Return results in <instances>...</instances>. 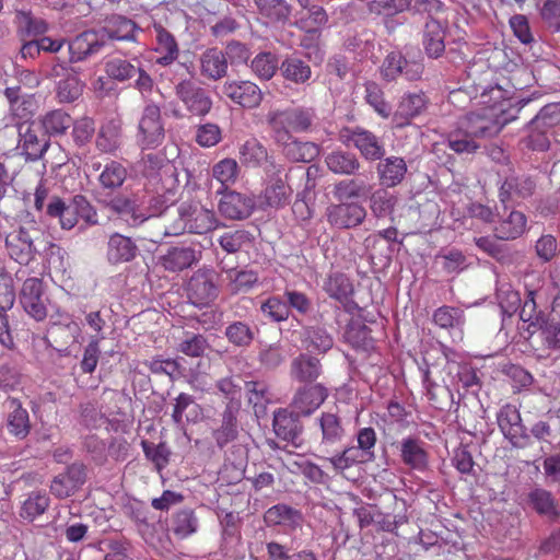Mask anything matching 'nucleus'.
<instances>
[{"mask_svg":"<svg viewBox=\"0 0 560 560\" xmlns=\"http://www.w3.org/2000/svg\"><path fill=\"white\" fill-rule=\"evenodd\" d=\"M185 359L183 357H176L174 359H163L161 355L153 358L150 361H145L144 365L148 366L153 374H165L172 381L178 380L186 374Z\"/></svg>","mask_w":560,"mask_h":560,"instance_id":"42","label":"nucleus"},{"mask_svg":"<svg viewBox=\"0 0 560 560\" xmlns=\"http://www.w3.org/2000/svg\"><path fill=\"white\" fill-rule=\"evenodd\" d=\"M317 422L320 429L317 450L325 454L337 452L347 435L342 418L338 412L326 411L318 417Z\"/></svg>","mask_w":560,"mask_h":560,"instance_id":"10","label":"nucleus"},{"mask_svg":"<svg viewBox=\"0 0 560 560\" xmlns=\"http://www.w3.org/2000/svg\"><path fill=\"white\" fill-rule=\"evenodd\" d=\"M323 374L320 360L310 353H300L290 364V376L300 384L317 383Z\"/></svg>","mask_w":560,"mask_h":560,"instance_id":"25","label":"nucleus"},{"mask_svg":"<svg viewBox=\"0 0 560 560\" xmlns=\"http://www.w3.org/2000/svg\"><path fill=\"white\" fill-rule=\"evenodd\" d=\"M475 244L480 250L503 266L513 265L517 258V253L509 245L500 243L498 238L480 236L475 238Z\"/></svg>","mask_w":560,"mask_h":560,"instance_id":"38","label":"nucleus"},{"mask_svg":"<svg viewBox=\"0 0 560 560\" xmlns=\"http://www.w3.org/2000/svg\"><path fill=\"white\" fill-rule=\"evenodd\" d=\"M175 94L191 115L203 117L212 108L210 93L191 80L178 82L175 85Z\"/></svg>","mask_w":560,"mask_h":560,"instance_id":"11","label":"nucleus"},{"mask_svg":"<svg viewBox=\"0 0 560 560\" xmlns=\"http://www.w3.org/2000/svg\"><path fill=\"white\" fill-rule=\"evenodd\" d=\"M280 73L285 81L296 85L308 84L312 78L310 65L298 56H288L280 63Z\"/></svg>","mask_w":560,"mask_h":560,"instance_id":"39","label":"nucleus"},{"mask_svg":"<svg viewBox=\"0 0 560 560\" xmlns=\"http://www.w3.org/2000/svg\"><path fill=\"white\" fill-rule=\"evenodd\" d=\"M126 177V167L119 162L112 161L105 165L104 170L100 174L98 179L104 188L117 189L124 184Z\"/></svg>","mask_w":560,"mask_h":560,"instance_id":"64","label":"nucleus"},{"mask_svg":"<svg viewBox=\"0 0 560 560\" xmlns=\"http://www.w3.org/2000/svg\"><path fill=\"white\" fill-rule=\"evenodd\" d=\"M4 95L10 104V112L13 116L30 120L35 109L34 96L23 93L21 86H9L4 90Z\"/></svg>","mask_w":560,"mask_h":560,"instance_id":"40","label":"nucleus"},{"mask_svg":"<svg viewBox=\"0 0 560 560\" xmlns=\"http://www.w3.org/2000/svg\"><path fill=\"white\" fill-rule=\"evenodd\" d=\"M340 140L346 144L352 143L366 161L373 162L385 156L386 150L381 139L362 127L343 128Z\"/></svg>","mask_w":560,"mask_h":560,"instance_id":"7","label":"nucleus"},{"mask_svg":"<svg viewBox=\"0 0 560 560\" xmlns=\"http://www.w3.org/2000/svg\"><path fill=\"white\" fill-rule=\"evenodd\" d=\"M423 65L419 61H409L400 51L389 52L382 65V74L385 80L393 81L404 75L409 81L419 80L423 73Z\"/></svg>","mask_w":560,"mask_h":560,"instance_id":"16","label":"nucleus"},{"mask_svg":"<svg viewBox=\"0 0 560 560\" xmlns=\"http://www.w3.org/2000/svg\"><path fill=\"white\" fill-rule=\"evenodd\" d=\"M50 504L47 494L40 492H32L24 501L20 516L28 522H33L37 516L43 515Z\"/></svg>","mask_w":560,"mask_h":560,"instance_id":"57","label":"nucleus"},{"mask_svg":"<svg viewBox=\"0 0 560 560\" xmlns=\"http://www.w3.org/2000/svg\"><path fill=\"white\" fill-rule=\"evenodd\" d=\"M96 148L104 153L115 152L121 143V125L112 119L105 122L96 136Z\"/></svg>","mask_w":560,"mask_h":560,"instance_id":"45","label":"nucleus"},{"mask_svg":"<svg viewBox=\"0 0 560 560\" xmlns=\"http://www.w3.org/2000/svg\"><path fill=\"white\" fill-rule=\"evenodd\" d=\"M427 107V97L423 92L405 94L394 114V122L397 127H404L412 118L420 115Z\"/></svg>","mask_w":560,"mask_h":560,"instance_id":"32","label":"nucleus"},{"mask_svg":"<svg viewBox=\"0 0 560 560\" xmlns=\"http://www.w3.org/2000/svg\"><path fill=\"white\" fill-rule=\"evenodd\" d=\"M327 168L337 175L352 176L358 174L361 163L358 156L349 151L335 150L325 156Z\"/></svg>","mask_w":560,"mask_h":560,"instance_id":"36","label":"nucleus"},{"mask_svg":"<svg viewBox=\"0 0 560 560\" xmlns=\"http://www.w3.org/2000/svg\"><path fill=\"white\" fill-rule=\"evenodd\" d=\"M396 202L397 198L383 187L372 192L370 209L376 218H386L393 213Z\"/></svg>","mask_w":560,"mask_h":560,"instance_id":"55","label":"nucleus"},{"mask_svg":"<svg viewBox=\"0 0 560 560\" xmlns=\"http://www.w3.org/2000/svg\"><path fill=\"white\" fill-rule=\"evenodd\" d=\"M527 504L539 516L555 523L560 518V506L555 495L540 487H535L527 493Z\"/></svg>","mask_w":560,"mask_h":560,"instance_id":"24","label":"nucleus"},{"mask_svg":"<svg viewBox=\"0 0 560 560\" xmlns=\"http://www.w3.org/2000/svg\"><path fill=\"white\" fill-rule=\"evenodd\" d=\"M221 93L233 103L249 109L258 107L264 97L260 88L246 80L225 81Z\"/></svg>","mask_w":560,"mask_h":560,"instance_id":"14","label":"nucleus"},{"mask_svg":"<svg viewBox=\"0 0 560 560\" xmlns=\"http://www.w3.org/2000/svg\"><path fill=\"white\" fill-rule=\"evenodd\" d=\"M328 397V388L322 383L302 384L295 392L292 407L304 417L312 415Z\"/></svg>","mask_w":560,"mask_h":560,"instance_id":"19","label":"nucleus"},{"mask_svg":"<svg viewBox=\"0 0 560 560\" xmlns=\"http://www.w3.org/2000/svg\"><path fill=\"white\" fill-rule=\"evenodd\" d=\"M86 478V466L81 462H74L67 466L63 472L54 477L50 483V492L58 499L69 498L81 489Z\"/></svg>","mask_w":560,"mask_h":560,"instance_id":"12","label":"nucleus"},{"mask_svg":"<svg viewBox=\"0 0 560 560\" xmlns=\"http://www.w3.org/2000/svg\"><path fill=\"white\" fill-rule=\"evenodd\" d=\"M43 236V232L33 223L14 229L5 236L9 257L21 266H28L39 253L38 244Z\"/></svg>","mask_w":560,"mask_h":560,"instance_id":"4","label":"nucleus"},{"mask_svg":"<svg viewBox=\"0 0 560 560\" xmlns=\"http://www.w3.org/2000/svg\"><path fill=\"white\" fill-rule=\"evenodd\" d=\"M299 411H289L288 409H278L273 413L272 427L276 435L294 446H300L304 425L301 421Z\"/></svg>","mask_w":560,"mask_h":560,"instance_id":"18","label":"nucleus"},{"mask_svg":"<svg viewBox=\"0 0 560 560\" xmlns=\"http://www.w3.org/2000/svg\"><path fill=\"white\" fill-rule=\"evenodd\" d=\"M536 294V291L529 290L520 311V318L528 323V328H537L548 317L537 308Z\"/></svg>","mask_w":560,"mask_h":560,"instance_id":"61","label":"nucleus"},{"mask_svg":"<svg viewBox=\"0 0 560 560\" xmlns=\"http://www.w3.org/2000/svg\"><path fill=\"white\" fill-rule=\"evenodd\" d=\"M201 252L191 245H178L170 247L165 254L159 257V264L170 272H179L198 262Z\"/></svg>","mask_w":560,"mask_h":560,"instance_id":"22","label":"nucleus"},{"mask_svg":"<svg viewBox=\"0 0 560 560\" xmlns=\"http://www.w3.org/2000/svg\"><path fill=\"white\" fill-rule=\"evenodd\" d=\"M527 136L521 140V145L523 149H527L530 151H547L550 147L549 135L551 131L545 130V128H535L534 121H529L527 126Z\"/></svg>","mask_w":560,"mask_h":560,"instance_id":"59","label":"nucleus"},{"mask_svg":"<svg viewBox=\"0 0 560 560\" xmlns=\"http://www.w3.org/2000/svg\"><path fill=\"white\" fill-rule=\"evenodd\" d=\"M154 31L158 43L156 51L162 55L156 62L162 66L173 63L178 57V45L175 37L161 25H155Z\"/></svg>","mask_w":560,"mask_h":560,"instance_id":"46","label":"nucleus"},{"mask_svg":"<svg viewBox=\"0 0 560 560\" xmlns=\"http://www.w3.org/2000/svg\"><path fill=\"white\" fill-rule=\"evenodd\" d=\"M423 384L427 389V396L431 404L440 410L451 409L455 404L454 395L448 387L440 386L430 380L427 371L423 376ZM458 405V402H456Z\"/></svg>","mask_w":560,"mask_h":560,"instance_id":"51","label":"nucleus"},{"mask_svg":"<svg viewBox=\"0 0 560 560\" xmlns=\"http://www.w3.org/2000/svg\"><path fill=\"white\" fill-rule=\"evenodd\" d=\"M401 462L411 469L423 471L428 468L429 455L424 442L418 438L408 436L400 442Z\"/></svg>","mask_w":560,"mask_h":560,"instance_id":"31","label":"nucleus"},{"mask_svg":"<svg viewBox=\"0 0 560 560\" xmlns=\"http://www.w3.org/2000/svg\"><path fill=\"white\" fill-rule=\"evenodd\" d=\"M19 148L26 161H38L50 145V139L36 120H24L16 125Z\"/></svg>","mask_w":560,"mask_h":560,"instance_id":"6","label":"nucleus"},{"mask_svg":"<svg viewBox=\"0 0 560 560\" xmlns=\"http://www.w3.org/2000/svg\"><path fill=\"white\" fill-rule=\"evenodd\" d=\"M537 329L541 331L542 341L548 349H560V317L555 310Z\"/></svg>","mask_w":560,"mask_h":560,"instance_id":"60","label":"nucleus"},{"mask_svg":"<svg viewBox=\"0 0 560 560\" xmlns=\"http://www.w3.org/2000/svg\"><path fill=\"white\" fill-rule=\"evenodd\" d=\"M377 161L376 174L381 186L392 188L402 183L408 171L407 163L402 158L383 156Z\"/></svg>","mask_w":560,"mask_h":560,"instance_id":"27","label":"nucleus"},{"mask_svg":"<svg viewBox=\"0 0 560 560\" xmlns=\"http://www.w3.org/2000/svg\"><path fill=\"white\" fill-rule=\"evenodd\" d=\"M433 320L441 328H460L465 323L464 311L444 305L434 312Z\"/></svg>","mask_w":560,"mask_h":560,"instance_id":"63","label":"nucleus"},{"mask_svg":"<svg viewBox=\"0 0 560 560\" xmlns=\"http://www.w3.org/2000/svg\"><path fill=\"white\" fill-rule=\"evenodd\" d=\"M219 275L212 269H198L187 283V296L197 306H205L219 294Z\"/></svg>","mask_w":560,"mask_h":560,"instance_id":"8","label":"nucleus"},{"mask_svg":"<svg viewBox=\"0 0 560 560\" xmlns=\"http://www.w3.org/2000/svg\"><path fill=\"white\" fill-rule=\"evenodd\" d=\"M264 521L267 526H284L288 528H295L302 522V514L300 511L285 505L277 504L269 508L264 515Z\"/></svg>","mask_w":560,"mask_h":560,"instance_id":"41","label":"nucleus"},{"mask_svg":"<svg viewBox=\"0 0 560 560\" xmlns=\"http://www.w3.org/2000/svg\"><path fill=\"white\" fill-rule=\"evenodd\" d=\"M250 68L258 78L270 80L280 70V65L275 54L262 51L252 60Z\"/></svg>","mask_w":560,"mask_h":560,"instance_id":"58","label":"nucleus"},{"mask_svg":"<svg viewBox=\"0 0 560 560\" xmlns=\"http://www.w3.org/2000/svg\"><path fill=\"white\" fill-rule=\"evenodd\" d=\"M106 207L132 228L144 223L142 201L137 196L116 195L106 201Z\"/></svg>","mask_w":560,"mask_h":560,"instance_id":"23","label":"nucleus"},{"mask_svg":"<svg viewBox=\"0 0 560 560\" xmlns=\"http://www.w3.org/2000/svg\"><path fill=\"white\" fill-rule=\"evenodd\" d=\"M200 74L209 80L218 81L228 74V60L223 50L213 47L205 50L200 58Z\"/></svg>","mask_w":560,"mask_h":560,"instance_id":"34","label":"nucleus"},{"mask_svg":"<svg viewBox=\"0 0 560 560\" xmlns=\"http://www.w3.org/2000/svg\"><path fill=\"white\" fill-rule=\"evenodd\" d=\"M138 30L132 20L113 14L105 20L104 26L84 31L72 38L69 43L70 60L81 62L105 52L112 40H136Z\"/></svg>","mask_w":560,"mask_h":560,"instance_id":"1","label":"nucleus"},{"mask_svg":"<svg viewBox=\"0 0 560 560\" xmlns=\"http://www.w3.org/2000/svg\"><path fill=\"white\" fill-rule=\"evenodd\" d=\"M280 149L281 154L291 163H311L316 160L320 153V147L312 141H302L296 137H285L283 139L273 138Z\"/></svg>","mask_w":560,"mask_h":560,"instance_id":"17","label":"nucleus"},{"mask_svg":"<svg viewBox=\"0 0 560 560\" xmlns=\"http://www.w3.org/2000/svg\"><path fill=\"white\" fill-rule=\"evenodd\" d=\"M46 213L50 218H58L61 228L65 230L74 228L79 218L90 224L97 223L96 211L82 195H75L68 202L58 196L50 197Z\"/></svg>","mask_w":560,"mask_h":560,"instance_id":"3","label":"nucleus"},{"mask_svg":"<svg viewBox=\"0 0 560 560\" xmlns=\"http://www.w3.org/2000/svg\"><path fill=\"white\" fill-rule=\"evenodd\" d=\"M139 255L136 242L128 236L114 233L107 243V259L110 264L117 265L132 261Z\"/></svg>","mask_w":560,"mask_h":560,"instance_id":"30","label":"nucleus"},{"mask_svg":"<svg viewBox=\"0 0 560 560\" xmlns=\"http://www.w3.org/2000/svg\"><path fill=\"white\" fill-rule=\"evenodd\" d=\"M15 20L19 30L28 37L38 38L48 31L47 22L33 15L31 11H18Z\"/></svg>","mask_w":560,"mask_h":560,"instance_id":"53","label":"nucleus"},{"mask_svg":"<svg viewBox=\"0 0 560 560\" xmlns=\"http://www.w3.org/2000/svg\"><path fill=\"white\" fill-rule=\"evenodd\" d=\"M186 202H182L177 207L173 206L158 222L161 236H177L186 233Z\"/></svg>","mask_w":560,"mask_h":560,"instance_id":"37","label":"nucleus"},{"mask_svg":"<svg viewBox=\"0 0 560 560\" xmlns=\"http://www.w3.org/2000/svg\"><path fill=\"white\" fill-rule=\"evenodd\" d=\"M7 411L5 425L8 431L19 440H24L31 432L28 412L15 398H8L3 402Z\"/></svg>","mask_w":560,"mask_h":560,"instance_id":"26","label":"nucleus"},{"mask_svg":"<svg viewBox=\"0 0 560 560\" xmlns=\"http://www.w3.org/2000/svg\"><path fill=\"white\" fill-rule=\"evenodd\" d=\"M240 412V402H228L222 413L220 428L212 433L217 445L223 448L230 442H233L237 435V415Z\"/></svg>","mask_w":560,"mask_h":560,"instance_id":"33","label":"nucleus"},{"mask_svg":"<svg viewBox=\"0 0 560 560\" xmlns=\"http://www.w3.org/2000/svg\"><path fill=\"white\" fill-rule=\"evenodd\" d=\"M20 303L23 310L35 320L40 322L46 318L47 307L40 279L28 278L24 281L20 292Z\"/></svg>","mask_w":560,"mask_h":560,"instance_id":"15","label":"nucleus"},{"mask_svg":"<svg viewBox=\"0 0 560 560\" xmlns=\"http://www.w3.org/2000/svg\"><path fill=\"white\" fill-rule=\"evenodd\" d=\"M292 189L281 178H275L265 189L266 203L273 208H279L288 203Z\"/></svg>","mask_w":560,"mask_h":560,"instance_id":"62","label":"nucleus"},{"mask_svg":"<svg viewBox=\"0 0 560 560\" xmlns=\"http://www.w3.org/2000/svg\"><path fill=\"white\" fill-rule=\"evenodd\" d=\"M317 115L313 107L295 106L284 109L269 110L266 121L272 138L293 137L295 133H307L316 127Z\"/></svg>","mask_w":560,"mask_h":560,"instance_id":"2","label":"nucleus"},{"mask_svg":"<svg viewBox=\"0 0 560 560\" xmlns=\"http://www.w3.org/2000/svg\"><path fill=\"white\" fill-rule=\"evenodd\" d=\"M526 229V217L521 211H511L506 219L502 220L494 229L495 237L501 241H514Z\"/></svg>","mask_w":560,"mask_h":560,"instance_id":"44","label":"nucleus"},{"mask_svg":"<svg viewBox=\"0 0 560 560\" xmlns=\"http://www.w3.org/2000/svg\"><path fill=\"white\" fill-rule=\"evenodd\" d=\"M529 102V100H518L508 110H502L497 120H492L478 113H469L460 121L459 129L474 139L490 138L498 135L502 127L516 118L517 113Z\"/></svg>","mask_w":560,"mask_h":560,"instance_id":"5","label":"nucleus"},{"mask_svg":"<svg viewBox=\"0 0 560 560\" xmlns=\"http://www.w3.org/2000/svg\"><path fill=\"white\" fill-rule=\"evenodd\" d=\"M137 137L142 149H154L162 144L165 131L161 121V109L156 104L145 105L139 121Z\"/></svg>","mask_w":560,"mask_h":560,"instance_id":"9","label":"nucleus"},{"mask_svg":"<svg viewBox=\"0 0 560 560\" xmlns=\"http://www.w3.org/2000/svg\"><path fill=\"white\" fill-rule=\"evenodd\" d=\"M258 328L255 325L235 320L225 327L224 336L233 346L248 348L255 340Z\"/></svg>","mask_w":560,"mask_h":560,"instance_id":"43","label":"nucleus"},{"mask_svg":"<svg viewBox=\"0 0 560 560\" xmlns=\"http://www.w3.org/2000/svg\"><path fill=\"white\" fill-rule=\"evenodd\" d=\"M302 342L306 350L326 353L332 348L334 338L325 328L310 326L303 329Z\"/></svg>","mask_w":560,"mask_h":560,"instance_id":"47","label":"nucleus"},{"mask_svg":"<svg viewBox=\"0 0 560 560\" xmlns=\"http://www.w3.org/2000/svg\"><path fill=\"white\" fill-rule=\"evenodd\" d=\"M446 24L438 19H428L422 33V46L428 57L439 58L445 50Z\"/></svg>","mask_w":560,"mask_h":560,"instance_id":"28","label":"nucleus"},{"mask_svg":"<svg viewBox=\"0 0 560 560\" xmlns=\"http://www.w3.org/2000/svg\"><path fill=\"white\" fill-rule=\"evenodd\" d=\"M255 241V236L247 230L236 229L224 232L218 240L219 245L229 254L238 253L249 248Z\"/></svg>","mask_w":560,"mask_h":560,"instance_id":"48","label":"nucleus"},{"mask_svg":"<svg viewBox=\"0 0 560 560\" xmlns=\"http://www.w3.org/2000/svg\"><path fill=\"white\" fill-rule=\"evenodd\" d=\"M259 12L273 22L285 23L292 12V8L285 0H254Z\"/></svg>","mask_w":560,"mask_h":560,"instance_id":"54","label":"nucleus"},{"mask_svg":"<svg viewBox=\"0 0 560 560\" xmlns=\"http://www.w3.org/2000/svg\"><path fill=\"white\" fill-rule=\"evenodd\" d=\"M218 192L222 194L218 206L222 217L229 220H245L252 215L256 207L252 195L228 189H219Z\"/></svg>","mask_w":560,"mask_h":560,"instance_id":"13","label":"nucleus"},{"mask_svg":"<svg viewBox=\"0 0 560 560\" xmlns=\"http://www.w3.org/2000/svg\"><path fill=\"white\" fill-rule=\"evenodd\" d=\"M37 122L43 126V130L50 136H61L73 125L69 114L61 109H55L46 113Z\"/></svg>","mask_w":560,"mask_h":560,"instance_id":"50","label":"nucleus"},{"mask_svg":"<svg viewBox=\"0 0 560 560\" xmlns=\"http://www.w3.org/2000/svg\"><path fill=\"white\" fill-rule=\"evenodd\" d=\"M324 289L330 298L339 302L348 301L353 293V285L350 279L341 272L330 275L325 282Z\"/></svg>","mask_w":560,"mask_h":560,"instance_id":"56","label":"nucleus"},{"mask_svg":"<svg viewBox=\"0 0 560 560\" xmlns=\"http://www.w3.org/2000/svg\"><path fill=\"white\" fill-rule=\"evenodd\" d=\"M81 328L78 323L69 320L67 323H55L48 330L50 346L58 352L68 353V348L78 341Z\"/></svg>","mask_w":560,"mask_h":560,"instance_id":"35","label":"nucleus"},{"mask_svg":"<svg viewBox=\"0 0 560 560\" xmlns=\"http://www.w3.org/2000/svg\"><path fill=\"white\" fill-rule=\"evenodd\" d=\"M140 61L137 58L127 60L120 57H113L105 63L106 74L118 82L130 80L139 71Z\"/></svg>","mask_w":560,"mask_h":560,"instance_id":"49","label":"nucleus"},{"mask_svg":"<svg viewBox=\"0 0 560 560\" xmlns=\"http://www.w3.org/2000/svg\"><path fill=\"white\" fill-rule=\"evenodd\" d=\"M199 522L191 509L177 511L171 521L170 529L178 538H186L197 532Z\"/></svg>","mask_w":560,"mask_h":560,"instance_id":"52","label":"nucleus"},{"mask_svg":"<svg viewBox=\"0 0 560 560\" xmlns=\"http://www.w3.org/2000/svg\"><path fill=\"white\" fill-rule=\"evenodd\" d=\"M366 217L365 208L359 202H340L327 208V220L337 229H353Z\"/></svg>","mask_w":560,"mask_h":560,"instance_id":"21","label":"nucleus"},{"mask_svg":"<svg viewBox=\"0 0 560 560\" xmlns=\"http://www.w3.org/2000/svg\"><path fill=\"white\" fill-rule=\"evenodd\" d=\"M186 214L188 233L205 234L220 225L213 211L192 202H186Z\"/></svg>","mask_w":560,"mask_h":560,"instance_id":"29","label":"nucleus"},{"mask_svg":"<svg viewBox=\"0 0 560 560\" xmlns=\"http://www.w3.org/2000/svg\"><path fill=\"white\" fill-rule=\"evenodd\" d=\"M497 420L501 432L514 446H524L528 442L529 435L522 423L518 410L514 406H503Z\"/></svg>","mask_w":560,"mask_h":560,"instance_id":"20","label":"nucleus"}]
</instances>
